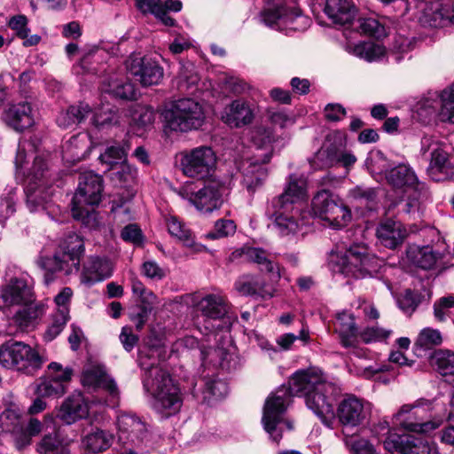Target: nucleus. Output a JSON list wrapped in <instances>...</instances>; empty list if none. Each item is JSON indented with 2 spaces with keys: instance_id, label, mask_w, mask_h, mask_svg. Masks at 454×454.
Segmentation results:
<instances>
[{
  "instance_id": "nucleus-1",
  "label": "nucleus",
  "mask_w": 454,
  "mask_h": 454,
  "mask_svg": "<svg viewBox=\"0 0 454 454\" xmlns=\"http://www.w3.org/2000/svg\"><path fill=\"white\" fill-rule=\"evenodd\" d=\"M321 370L317 367L296 371L288 381L271 393L265 401L262 424L273 442L278 443L285 430H292L291 422L284 419L293 395H304L313 393L319 385L328 383Z\"/></svg>"
},
{
  "instance_id": "nucleus-2",
  "label": "nucleus",
  "mask_w": 454,
  "mask_h": 454,
  "mask_svg": "<svg viewBox=\"0 0 454 454\" xmlns=\"http://www.w3.org/2000/svg\"><path fill=\"white\" fill-rule=\"evenodd\" d=\"M251 140L256 152L252 156L241 159L237 164L242 176L243 187L250 195H253L267 178L268 171L265 164L272 156L274 135L270 129L256 127L252 131Z\"/></svg>"
},
{
  "instance_id": "nucleus-3",
  "label": "nucleus",
  "mask_w": 454,
  "mask_h": 454,
  "mask_svg": "<svg viewBox=\"0 0 454 454\" xmlns=\"http://www.w3.org/2000/svg\"><path fill=\"white\" fill-rule=\"evenodd\" d=\"M143 383L153 397L152 407L156 412L167 418L179 411L183 403L180 388L168 372L152 365L146 370Z\"/></svg>"
},
{
  "instance_id": "nucleus-4",
  "label": "nucleus",
  "mask_w": 454,
  "mask_h": 454,
  "mask_svg": "<svg viewBox=\"0 0 454 454\" xmlns=\"http://www.w3.org/2000/svg\"><path fill=\"white\" fill-rule=\"evenodd\" d=\"M83 253L82 239L76 233L68 234L52 256H41L37 260V265L44 271V282L47 285L53 282L57 272L67 276L76 273Z\"/></svg>"
},
{
  "instance_id": "nucleus-5",
  "label": "nucleus",
  "mask_w": 454,
  "mask_h": 454,
  "mask_svg": "<svg viewBox=\"0 0 454 454\" xmlns=\"http://www.w3.org/2000/svg\"><path fill=\"white\" fill-rule=\"evenodd\" d=\"M329 264L334 273L364 278L377 272L380 261L365 244L353 243L344 253H332Z\"/></svg>"
},
{
  "instance_id": "nucleus-6",
  "label": "nucleus",
  "mask_w": 454,
  "mask_h": 454,
  "mask_svg": "<svg viewBox=\"0 0 454 454\" xmlns=\"http://www.w3.org/2000/svg\"><path fill=\"white\" fill-rule=\"evenodd\" d=\"M47 359L30 345L9 340L0 346V364L4 368L34 375Z\"/></svg>"
},
{
  "instance_id": "nucleus-7",
  "label": "nucleus",
  "mask_w": 454,
  "mask_h": 454,
  "mask_svg": "<svg viewBox=\"0 0 454 454\" xmlns=\"http://www.w3.org/2000/svg\"><path fill=\"white\" fill-rule=\"evenodd\" d=\"M163 114L167 127L180 132L198 129L205 120L202 106L192 98H181L173 102Z\"/></svg>"
},
{
  "instance_id": "nucleus-8",
  "label": "nucleus",
  "mask_w": 454,
  "mask_h": 454,
  "mask_svg": "<svg viewBox=\"0 0 454 454\" xmlns=\"http://www.w3.org/2000/svg\"><path fill=\"white\" fill-rule=\"evenodd\" d=\"M394 419L405 430L420 434H428L442 423L441 418H432L431 404L422 402L403 404L394 415Z\"/></svg>"
},
{
  "instance_id": "nucleus-9",
  "label": "nucleus",
  "mask_w": 454,
  "mask_h": 454,
  "mask_svg": "<svg viewBox=\"0 0 454 454\" xmlns=\"http://www.w3.org/2000/svg\"><path fill=\"white\" fill-rule=\"evenodd\" d=\"M312 212L326 225L335 230L347 226L352 217L348 207L326 190H322L314 196Z\"/></svg>"
},
{
  "instance_id": "nucleus-10",
  "label": "nucleus",
  "mask_w": 454,
  "mask_h": 454,
  "mask_svg": "<svg viewBox=\"0 0 454 454\" xmlns=\"http://www.w3.org/2000/svg\"><path fill=\"white\" fill-rule=\"evenodd\" d=\"M179 156L181 171L190 178L203 180L210 177L215 170L217 157L209 146L201 145L185 150Z\"/></svg>"
},
{
  "instance_id": "nucleus-11",
  "label": "nucleus",
  "mask_w": 454,
  "mask_h": 454,
  "mask_svg": "<svg viewBox=\"0 0 454 454\" xmlns=\"http://www.w3.org/2000/svg\"><path fill=\"white\" fill-rule=\"evenodd\" d=\"M420 153L423 156L429 154V165L427 168L428 176L440 182L448 179L453 174V165L450 160L448 145L432 136L421 138Z\"/></svg>"
},
{
  "instance_id": "nucleus-12",
  "label": "nucleus",
  "mask_w": 454,
  "mask_h": 454,
  "mask_svg": "<svg viewBox=\"0 0 454 454\" xmlns=\"http://www.w3.org/2000/svg\"><path fill=\"white\" fill-rule=\"evenodd\" d=\"M262 20L267 26L286 33L305 30L310 22L294 3H281L273 8L266 9L262 13Z\"/></svg>"
},
{
  "instance_id": "nucleus-13",
  "label": "nucleus",
  "mask_w": 454,
  "mask_h": 454,
  "mask_svg": "<svg viewBox=\"0 0 454 454\" xmlns=\"http://www.w3.org/2000/svg\"><path fill=\"white\" fill-rule=\"evenodd\" d=\"M339 387L333 382L319 385L313 393L306 395L305 403L325 425L329 426L335 418L333 402Z\"/></svg>"
},
{
  "instance_id": "nucleus-14",
  "label": "nucleus",
  "mask_w": 454,
  "mask_h": 454,
  "mask_svg": "<svg viewBox=\"0 0 454 454\" xmlns=\"http://www.w3.org/2000/svg\"><path fill=\"white\" fill-rule=\"evenodd\" d=\"M129 74L143 86L158 84L163 78V68L154 60L132 54L126 60Z\"/></svg>"
},
{
  "instance_id": "nucleus-15",
  "label": "nucleus",
  "mask_w": 454,
  "mask_h": 454,
  "mask_svg": "<svg viewBox=\"0 0 454 454\" xmlns=\"http://www.w3.org/2000/svg\"><path fill=\"white\" fill-rule=\"evenodd\" d=\"M371 404L353 395H346L338 404L336 418L342 426L356 427L370 415Z\"/></svg>"
},
{
  "instance_id": "nucleus-16",
  "label": "nucleus",
  "mask_w": 454,
  "mask_h": 454,
  "mask_svg": "<svg viewBox=\"0 0 454 454\" xmlns=\"http://www.w3.org/2000/svg\"><path fill=\"white\" fill-rule=\"evenodd\" d=\"M103 179L92 171L82 173L79 176L78 187L72 200L74 205L97 206L101 200Z\"/></svg>"
},
{
  "instance_id": "nucleus-17",
  "label": "nucleus",
  "mask_w": 454,
  "mask_h": 454,
  "mask_svg": "<svg viewBox=\"0 0 454 454\" xmlns=\"http://www.w3.org/2000/svg\"><path fill=\"white\" fill-rule=\"evenodd\" d=\"M82 383L89 387H102L108 395L105 400L106 405L114 408L119 405L120 392L116 383L101 366H90L86 368L82 374Z\"/></svg>"
},
{
  "instance_id": "nucleus-18",
  "label": "nucleus",
  "mask_w": 454,
  "mask_h": 454,
  "mask_svg": "<svg viewBox=\"0 0 454 454\" xmlns=\"http://www.w3.org/2000/svg\"><path fill=\"white\" fill-rule=\"evenodd\" d=\"M116 427L119 440L138 445L147 437L145 422L135 413L121 411L117 415Z\"/></svg>"
},
{
  "instance_id": "nucleus-19",
  "label": "nucleus",
  "mask_w": 454,
  "mask_h": 454,
  "mask_svg": "<svg viewBox=\"0 0 454 454\" xmlns=\"http://www.w3.org/2000/svg\"><path fill=\"white\" fill-rule=\"evenodd\" d=\"M33 300L32 286L26 278H13L0 287V308L22 305Z\"/></svg>"
},
{
  "instance_id": "nucleus-20",
  "label": "nucleus",
  "mask_w": 454,
  "mask_h": 454,
  "mask_svg": "<svg viewBox=\"0 0 454 454\" xmlns=\"http://www.w3.org/2000/svg\"><path fill=\"white\" fill-rule=\"evenodd\" d=\"M47 170V164L43 158L36 156L34 159L33 164L30 168H27L25 175L27 186V205L30 211H35L39 207H43L45 202L44 198L39 197L41 193V187L35 186L37 181H41L44 176V173Z\"/></svg>"
},
{
  "instance_id": "nucleus-21",
  "label": "nucleus",
  "mask_w": 454,
  "mask_h": 454,
  "mask_svg": "<svg viewBox=\"0 0 454 454\" xmlns=\"http://www.w3.org/2000/svg\"><path fill=\"white\" fill-rule=\"evenodd\" d=\"M237 259H244L256 263L262 270L268 272L274 281H278L281 278L279 266L273 261L272 255L261 247H242L230 255V260Z\"/></svg>"
},
{
  "instance_id": "nucleus-22",
  "label": "nucleus",
  "mask_w": 454,
  "mask_h": 454,
  "mask_svg": "<svg viewBox=\"0 0 454 454\" xmlns=\"http://www.w3.org/2000/svg\"><path fill=\"white\" fill-rule=\"evenodd\" d=\"M266 214L273 221L274 227L282 236L294 234L299 230V209L289 203H286L282 207H273L271 200L267 207Z\"/></svg>"
},
{
  "instance_id": "nucleus-23",
  "label": "nucleus",
  "mask_w": 454,
  "mask_h": 454,
  "mask_svg": "<svg viewBox=\"0 0 454 454\" xmlns=\"http://www.w3.org/2000/svg\"><path fill=\"white\" fill-rule=\"evenodd\" d=\"M89 402L81 392L67 396L58 409L56 417L67 425H72L88 417Z\"/></svg>"
},
{
  "instance_id": "nucleus-24",
  "label": "nucleus",
  "mask_w": 454,
  "mask_h": 454,
  "mask_svg": "<svg viewBox=\"0 0 454 454\" xmlns=\"http://www.w3.org/2000/svg\"><path fill=\"white\" fill-rule=\"evenodd\" d=\"M114 272L113 262L106 258L99 256H90L83 262L81 271V283L91 286L96 283L102 282L109 278Z\"/></svg>"
},
{
  "instance_id": "nucleus-25",
  "label": "nucleus",
  "mask_w": 454,
  "mask_h": 454,
  "mask_svg": "<svg viewBox=\"0 0 454 454\" xmlns=\"http://www.w3.org/2000/svg\"><path fill=\"white\" fill-rule=\"evenodd\" d=\"M254 117V108L243 99L233 100L227 105L222 114V121L231 128H240L250 124Z\"/></svg>"
},
{
  "instance_id": "nucleus-26",
  "label": "nucleus",
  "mask_w": 454,
  "mask_h": 454,
  "mask_svg": "<svg viewBox=\"0 0 454 454\" xmlns=\"http://www.w3.org/2000/svg\"><path fill=\"white\" fill-rule=\"evenodd\" d=\"M407 235V230L403 223L393 219L382 221L376 230L379 242L390 249H395L402 245Z\"/></svg>"
},
{
  "instance_id": "nucleus-27",
  "label": "nucleus",
  "mask_w": 454,
  "mask_h": 454,
  "mask_svg": "<svg viewBox=\"0 0 454 454\" xmlns=\"http://www.w3.org/2000/svg\"><path fill=\"white\" fill-rule=\"evenodd\" d=\"M308 199V183L303 176L292 174L289 176L287 186L285 192L272 199L273 207H282L286 203L294 206L295 202Z\"/></svg>"
},
{
  "instance_id": "nucleus-28",
  "label": "nucleus",
  "mask_w": 454,
  "mask_h": 454,
  "mask_svg": "<svg viewBox=\"0 0 454 454\" xmlns=\"http://www.w3.org/2000/svg\"><path fill=\"white\" fill-rule=\"evenodd\" d=\"M189 200L198 210L210 213L219 208L223 203L221 185L218 183H210L192 194Z\"/></svg>"
},
{
  "instance_id": "nucleus-29",
  "label": "nucleus",
  "mask_w": 454,
  "mask_h": 454,
  "mask_svg": "<svg viewBox=\"0 0 454 454\" xmlns=\"http://www.w3.org/2000/svg\"><path fill=\"white\" fill-rule=\"evenodd\" d=\"M386 178L389 184L395 189H401L404 192H417L420 184L414 170L408 164H399L392 168L387 174Z\"/></svg>"
},
{
  "instance_id": "nucleus-30",
  "label": "nucleus",
  "mask_w": 454,
  "mask_h": 454,
  "mask_svg": "<svg viewBox=\"0 0 454 454\" xmlns=\"http://www.w3.org/2000/svg\"><path fill=\"white\" fill-rule=\"evenodd\" d=\"M4 119L6 124L16 131H23L35 122L32 106L27 102L10 106L4 113Z\"/></svg>"
},
{
  "instance_id": "nucleus-31",
  "label": "nucleus",
  "mask_w": 454,
  "mask_h": 454,
  "mask_svg": "<svg viewBox=\"0 0 454 454\" xmlns=\"http://www.w3.org/2000/svg\"><path fill=\"white\" fill-rule=\"evenodd\" d=\"M91 149V141L87 134H78L67 140L62 149L63 160L74 164L84 160Z\"/></svg>"
},
{
  "instance_id": "nucleus-32",
  "label": "nucleus",
  "mask_w": 454,
  "mask_h": 454,
  "mask_svg": "<svg viewBox=\"0 0 454 454\" xmlns=\"http://www.w3.org/2000/svg\"><path fill=\"white\" fill-rule=\"evenodd\" d=\"M419 22L426 27H438L444 25L450 18L449 10L443 8L439 1L420 3L419 5Z\"/></svg>"
},
{
  "instance_id": "nucleus-33",
  "label": "nucleus",
  "mask_w": 454,
  "mask_h": 454,
  "mask_svg": "<svg viewBox=\"0 0 454 454\" xmlns=\"http://www.w3.org/2000/svg\"><path fill=\"white\" fill-rule=\"evenodd\" d=\"M406 256L411 264L423 270L433 269L441 259V254L429 246L411 245L406 250Z\"/></svg>"
},
{
  "instance_id": "nucleus-34",
  "label": "nucleus",
  "mask_w": 454,
  "mask_h": 454,
  "mask_svg": "<svg viewBox=\"0 0 454 454\" xmlns=\"http://www.w3.org/2000/svg\"><path fill=\"white\" fill-rule=\"evenodd\" d=\"M196 307L203 316L212 319L223 317L228 310L226 300L221 293L206 294L196 302Z\"/></svg>"
},
{
  "instance_id": "nucleus-35",
  "label": "nucleus",
  "mask_w": 454,
  "mask_h": 454,
  "mask_svg": "<svg viewBox=\"0 0 454 454\" xmlns=\"http://www.w3.org/2000/svg\"><path fill=\"white\" fill-rule=\"evenodd\" d=\"M334 329L339 333L340 343L345 348H355L357 345V328L352 314L342 312L338 314Z\"/></svg>"
},
{
  "instance_id": "nucleus-36",
  "label": "nucleus",
  "mask_w": 454,
  "mask_h": 454,
  "mask_svg": "<svg viewBox=\"0 0 454 454\" xmlns=\"http://www.w3.org/2000/svg\"><path fill=\"white\" fill-rule=\"evenodd\" d=\"M23 308L19 309L13 316V322L21 330L32 329L37 324V320L44 313V306L42 303L35 302L22 304Z\"/></svg>"
},
{
  "instance_id": "nucleus-37",
  "label": "nucleus",
  "mask_w": 454,
  "mask_h": 454,
  "mask_svg": "<svg viewBox=\"0 0 454 454\" xmlns=\"http://www.w3.org/2000/svg\"><path fill=\"white\" fill-rule=\"evenodd\" d=\"M325 12L335 24L349 23L355 13L354 6L348 0H326Z\"/></svg>"
},
{
  "instance_id": "nucleus-38",
  "label": "nucleus",
  "mask_w": 454,
  "mask_h": 454,
  "mask_svg": "<svg viewBox=\"0 0 454 454\" xmlns=\"http://www.w3.org/2000/svg\"><path fill=\"white\" fill-rule=\"evenodd\" d=\"M92 112L90 106L81 102L76 106H70L62 110L57 116V124L64 129L72 128L85 120V118Z\"/></svg>"
},
{
  "instance_id": "nucleus-39",
  "label": "nucleus",
  "mask_w": 454,
  "mask_h": 454,
  "mask_svg": "<svg viewBox=\"0 0 454 454\" xmlns=\"http://www.w3.org/2000/svg\"><path fill=\"white\" fill-rule=\"evenodd\" d=\"M345 50L349 54L369 62L380 59L386 52L383 46L372 42H361L358 43L348 42L345 45Z\"/></svg>"
},
{
  "instance_id": "nucleus-40",
  "label": "nucleus",
  "mask_w": 454,
  "mask_h": 454,
  "mask_svg": "<svg viewBox=\"0 0 454 454\" xmlns=\"http://www.w3.org/2000/svg\"><path fill=\"white\" fill-rule=\"evenodd\" d=\"M114 439V436L112 433L95 428L83 437L82 444L88 451L96 454L109 449Z\"/></svg>"
},
{
  "instance_id": "nucleus-41",
  "label": "nucleus",
  "mask_w": 454,
  "mask_h": 454,
  "mask_svg": "<svg viewBox=\"0 0 454 454\" xmlns=\"http://www.w3.org/2000/svg\"><path fill=\"white\" fill-rule=\"evenodd\" d=\"M235 289L242 295H271L270 291L266 289L265 282L259 276L243 275L235 282Z\"/></svg>"
},
{
  "instance_id": "nucleus-42",
  "label": "nucleus",
  "mask_w": 454,
  "mask_h": 454,
  "mask_svg": "<svg viewBox=\"0 0 454 454\" xmlns=\"http://www.w3.org/2000/svg\"><path fill=\"white\" fill-rule=\"evenodd\" d=\"M39 454H70L68 442L57 431L45 434L37 444Z\"/></svg>"
},
{
  "instance_id": "nucleus-43",
  "label": "nucleus",
  "mask_w": 454,
  "mask_h": 454,
  "mask_svg": "<svg viewBox=\"0 0 454 454\" xmlns=\"http://www.w3.org/2000/svg\"><path fill=\"white\" fill-rule=\"evenodd\" d=\"M432 366L442 376L454 375V351L440 348L431 356Z\"/></svg>"
},
{
  "instance_id": "nucleus-44",
  "label": "nucleus",
  "mask_w": 454,
  "mask_h": 454,
  "mask_svg": "<svg viewBox=\"0 0 454 454\" xmlns=\"http://www.w3.org/2000/svg\"><path fill=\"white\" fill-rule=\"evenodd\" d=\"M102 90L122 99L136 98V90L133 84L124 79L110 78L107 82H104Z\"/></svg>"
},
{
  "instance_id": "nucleus-45",
  "label": "nucleus",
  "mask_w": 454,
  "mask_h": 454,
  "mask_svg": "<svg viewBox=\"0 0 454 454\" xmlns=\"http://www.w3.org/2000/svg\"><path fill=\"white\" fill-rule=\"evenodd\" d=\"M154 119L155 114L152 108L138 106L132 112L131 124L135 131L138 135H142L144 130L153 125Z\"/></svg>"
},
{
  "instance_id": "nucleus-46",
  "label": "nucleus",
  "mask_w": 454,
  "mask_h": 454,
  "mask_svg": "<svg viewBox=\"0 0 454 454\" xmlns=\"http://www.w3.org/2000/svg\"><path fill=\"white\" fill-rule=\"evenodd\" d=\"M66 392L67 388L54 381L46 373L38 380L35 387V393L39 397H59Z\"/></svg>"
},
{
  "instance_id": "nucleus-47",
  "label": "nucleus",
  "mask_w": 454,
  "mask_h": 454,
  "mask_svg": "<svg viewBox=\"0 0 454 454\" xmlns=\"http://www.w3.org/2000/svg\"><path fill=\"white\" fill-rule=\"evenodd\" d=\"M72 214L74 218L81 221L82 224L90 229H98L100 227L101 222L94 207H90L89 205H74L72 206Z\"/></svg>"
},
{
  "instance_id": "nucleus-48",
  "label": "nucleus",
  "mask_w": 454,
  "mask_h": 454,
  "mask_svg": "<svg viewBox=\"0 0 454 454\" xmlns=\"http://www.w3.org/2000/svg\"><path fill=\"white\" fill-rule=\"evenodd\" d=\"M72 214L74 218L81 221L82 224L90 229H98L100 227L101 222L94 207H90L89 205H74L72 206Z\"/></svg>"
},
{
  "instance_id": "nucleus-49",
  "label": "nucleus",
  "mask_w": 454,
  "mask_h": 454,
  "mask_svg": "<svg viewBox=\"0 0 454 454\" xmlns=\"http://www.w3.org/2000/svg\"><path fill=\"white\" fill-rule=\"evenodd\" d=\"M167 225L170 235L177 238L184 246L192 247L195 245L192 231L176 217L168 218Z\"/></svg>"
},
{
  "instance_id": "nucleus-50",
  "label": "nucleus",
  "mask_w": 454,
  "mask_h": 454,
  "mask_svg": "<svg viewBox=\"0 0 454 454\" xmlns=\"http://www.w3.org/2000/svg\"><path fill=\"white\" fill-rule=\"evenodd\" d=\"M441 101L440 116L442 121L454 124V83L439 95Z\"/></svg>"
},
{
  "instance_id": "nucleus-51",
  "label": "nucleus",
  "mask_w": 454,
  "mask_h": 454,
  "mask_svg": "<svg viewBox=\"0 0 454 454\" xmlns=\"http://www.w3.org/2000/svg\"><path fill=\"white\" fill-rule=\"evenodd\" d=\"M45 373L67 389V385L72 380L74 375V370L70 366L64 367L58 362H51L48 364Z\"/></svg>"
},
{
  "instance_id": "nucleus-52",
  "label": "nucleus",
  "mask_w": 454,
  "mask_h": 454,
  "mask_svg": "<svg viewBox=\"0 0 454 454\" xmlns=\"http://www.w3.org/2000/svg\"><path fill=\"white\" fill-rule=\"evenodd\" d=\"M91 122L98 128L117 123L116 111L110 104H103L101 107L94 109Z\"/></svg>"
},
{
  "instance_id": "nucleus-53",
  "label": "nucleus",
  "mask_w": 454,
  "mask_h": 454,
  "mask_svg": "<svg viewBox=\"0 0 454 454\" xmlns=\"http://www.w3.org/2000/svg\"><path fill=\"white\" fill-rule=\"evenodd\" d=\"M68 320V311L66 309L62 311H56L51 316V323L44 333V340L46 341L54 340L63 331Z\"/></svg>"
},
{
  "instance_id": "nucleus-54",
  "label": "nucleus",
  "mask_w": 454,
  "mask_h": 454,
  "mask_svg": "<svg viewBox=\"0 0 454 454\" xmlns=\"http://www.w3.org/2000/svg\"><path fill=\"white\" fill-rule=\"evenodd\" d=\"M127 151L123 146H109L100 154L99 160L107 167V170L114 169L120 163L126 160Z\"/></svg>"
},
{
  "instance_id": "nucleus-55",
  "label": "nucleus",
  "mask_w": 454,
  "mask_h": 454,
  "mask_svg": "<svg viewBox=\"0 0 454 454\" xmlns=\"http://www.w3.org/2000/svg\"><path fill=\"white\" fill-rule=\"evenodd\" d=\"M359 30L362 34L381 39L387 35L388 28L374 18L359 20Z\"/></svg>"
},
{
  "instance_id": "nucleus-56",
  "label": "nucleus",
  "mask_w": 454,
  "mask_h": 454,
  "mask_svg": "<svg viewBox=\"0 0 454 454\" xmlns=\"http://www.w3.org/2000/svg\"><path fill=\"white\" fill-rule=\"evenodd\" d=\"M442 342V337L440 331L427 327L420 331L415 344L421 348L429 349L434 346L440 345Z\"/></svg>"
},
{
  "instance_id": "nucleus-57",
  "label": "nucleus",
  "mask_w": 454,
  "mask_h": 454,
  "mask_svg": "<svg viewBox=\"0 0 454 454\" xmlns=\"http://www.w3.org/2000/svg\"><path fill=\"white\" fill-rule=\"evenodd\" d=\"M199 81L192 63L182 65L179 72L178 87L182 90H190Z\"/></svg>"
},
{
  "instance_id": "nucleus-58",
  "label": "nucleus",
  "mask_w": 454,
  "mask_h": 454,
  "mask_svg": "<svg viewBox=\"0 0 454 454\" xmlns=\"http://www.w3.org/2000/svg\"><path fill=\"white\" fill-rule=\"evenodd\" d=\"M0 427L4 432H19L22 429L20 415L13 410H5L0 415Z\"/></svg>"
},
{
  "instance_id": "nucleus-59",
  "label": "nucleus",
  "mask_w": 454,
  "mask_h": 454,
  "mask_svg": "<svg viewBox=\"0 0 454 454\" xmlns=\"http://www.w3.org/2000/svg\"><path fill=\"white\" fill-rule=\"evenodd\" d=\"M454 309V296L449 295L442 297L434 304V315L436 320L440 322L446 321Z\"/></svg>"
},
{
  "instance_id": "nucleus-60",
  "label": "nucleus",
  "mask_w": 454,
  "mask_h": 454,
  "mask_svg": "<svg viewBox=\"0 0 454 454\" xmlns=\"http://www.w3.org/2000/svg\"><path fill=\"white\" fill-rule=\"evenodd\" d=\"M408 435L409 434H398L391 431L384 440H382L384 448L392 454H403Z\"/></svg>"
},
{
  "instance_id": "nucleus-61",
  "label": "nucleus",
  "mask_w": 454,
  "mask_h": 454,
  "mask_svg": "<svg viewBox=\"0 0 454 454\" xmlns=\"http://www.w3.org/2000/svg\"><path fill=\"white\" fill-rule=\"evenodd\" d=\"M345 444L353 454H375L373 445L366 439L358 436H347Z\"/></svg>"
},
{
  "instance_id": "nucleus-62",
  "label": "nucleus",
  "mask_w": 454,
  "mask_h": 454,
  "mask_svg": "<svg viewBox=\"0 0 454 454\" xmlns=\"http://www.w3.org/2000/svg\"><path fill=\"white\" fill-rule=\"evenodd\" d=\"M236 231V224L232 220L220 219L215 223L214 231L208 232L207 237L211 239L224 238L232 235Z\"/></svg>"
},
{
  "instance_id": "nucleus-63",
  "label": "nucleus",
  "mask_w": 454,
  "mask_h": 454,
  "mask_svg": "<svg viewBox=\"0 0 454 454\" xmlns=\"http://www.w3.org/2000/svg\"><path fill=\"white\" fill-rule=\"evenodd\" d=\"M142 274L153 281H160L167 275V270L160 267L155 261L148 260L142 264Z\"/></svg>"
},
{
  "instance_id": "nucleus-64",
  "label": "nucleus",
  "mask_w": 454,
  "mask_h": 454,
  "mask_svg": "<svg viewBox=\"0 0 454 454\" xmlns=\"http://www.w3.org/2000/svg\"><path fill=\"white\" fill-rule=\"evenodd\" d=\"M406 439V445L403 454H429V445L423 439L413 435H408Z\"/></svg>"
}]
</instances>
